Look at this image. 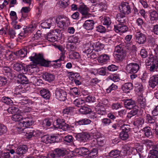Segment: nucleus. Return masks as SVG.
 <instances>
[{
  "label": "nucleus",
  "mask_w": 158,
  "mask_h": 158,
  "mask_svg": "<svg viewBox=\"0 0 158 158\" xmlns=\"http://www.w3.org/2000/svg\"><path fill=\"white\" fill-rule=\"evenodd\" d=\"M85 103V101L81 98L76 99L73 102V104L76 106L79 107L80 105H83Z\"/></svg>",
  "instance_id": "obj_53"
},
{
  "label": "nucleus",
  "mask_w": 158,
  "mask_h": 158,
  "mask_svg": "<svg viewBox=\"0 0 158 158\" xmlns=\"http://www.w3.org/2000/svg\"><path fill=\"white\" fill-rule=\"evenodd\" d=\"M43 77L46 81L49 82L52 81L55 78V77L54 75L47 73H44L43 75Z\"/></svg>",
  "instance_id": "obj_22"
},
{
  "label": "nucleus",
  "mask_w": 158,
  "mask_h": 158,
  "mask_svg": "<svg viewBox=\"0 0 158 158\" xmlns=\"http://www.w3.org/2000/svg\"><path fill=\"white\" fill-rule=\"evenodd\" d=\"M55 94L56 98L61 101H64L66 99V92L63 89H57Z\"/></svg>",
  "instance_id": "obj_8"
},
{
  "label": "nucleus",
  "mask_w": 158,
  "mask_h": 158,
  "mask_svg": "<svg viewBox=\"0 0 158 158\" xmlns=\"http://www.w3.org/2000/svg\"><path fill=\"white\" fill-rule=\"evenodd\" d=\"M94 50L96 52L100 51L103 49L104 47V44L99 42L95 43L93 45Z\"/></svg>",
  "instance_id": "obj_35"
},
{
  "label": "nucleus",
  "mask_w": 158,
  "mask_h": 158,
  "mask_svg": "<svg viewBox=\"0 0 158 158\" xmlns=\"http://www.w3.org/2000/svg\"><path fill=\"white\" fill-rule=\"evenodd\" d=\"M7 131V128L4 125L0 124V136L6 133Z\"/></svg>",
  "instance_id": "obj_60"
},
{
  "label": "nucleus",
  "mask_w": 158,
  "mask_h": 158,
  "mask_svg": "<svg viewBox=\"0 0 158 158\" xmlns=\"http://www.w3.org/2000/svg\"><path fill=\"white\" fill-rule=\"evenodd\" d=\"M143 131L144 132V134L147 137H151L152 136V133L149 127H145L143 128Z\"/></svg>",
  "instance_id": "obj_39"
},
{
  "label": "nucleus",
  "mask_w": 158,
  "mask_h": 158,
  "mask_svg": "<svg viewBox=\"0 0 158 158\" xmlns=\"http://www.w3.org/2000/svg\"><path fill=\"white\" fill-rule=\"evenodd\" d=\"M27 48H24L20 49L19 51V53L21 57H24L27 54Z\"/></svg>",
  "instance_id": "obj_51"
},
{
  "label": "nucleus",
  "mask_w": 158,
  "mask_h": 158,
  "mask_svg": "<svg viewBox=\"0 0 158 158\" xmlns=\"http://www.w3.org/2000/svg\"><path fill=\"white\" fill-rule=\"evenodd\" d=\"M135 37L136 41L139 44H144L146 40L145 35L140 31H138L136 33Z\"/></svg>",
  "instance_id": "obj_12"
},
{
  "label": "nucleus",
  "mask_w": 158,
  "mask_h": 158,
  "mask_svg": "<svg viewBox=\"0 0 158 158\" xmlns=\"http://www.w3.org/2000/svg\"><path fill=\"white\" fill-rule=\"evenodd\" d=\"M30 66H31L32 65L28 66L24 64L16 63L14 64L13 68L14 70L18 71H22V73H24L28 70V67Z\"/></svg>",
  "instance_id": "obj_9"
},
{
  "label": "nucleus",
  "mask_w": 158,
  "mask_h": 158,
  "mask_svg": "<svg viewBox=\"0 0 158 158\" xmlns=\"http://www.w3.org/2000/svg\"><path fill=\"white\" fill-rule=\"evenodd\" d=\"M122 129V132L128 133L130 131V128L129 126L128 125H125L124 124L121 126Z\"/></svg>",
  "instance_id": "obj_58"
},
{
  "label": "nucleus",
  "mask_w": 158,
  "mask_h": 158,
  "mask_svg": "<svg viewBox=\"0 0 158 158\" xmlns=\"http://www.w3.org/2000/svg\"><path fill=\"white\" fill-rule=\"evenodd\" d=\"M150 155L149 158H158V151L154 150H150Z\"/></svg>",
  "instance_id": "obj_50"
},
{
  "label": "nucleus",
  "mask_w": 158,
  "mask_h": 158,
  "mask_svg": "<svg viewBox=\"0 0 158 158\" xmlns=\"http://www.w3.org/2000/svg\"><path fill=\"white\" fill-rule=\"evenodd\" d=\"M90 137L89 134L86 132H84L78 134L76 136V139L80 142L84 143L88 140Z\"/></svg>",
  "instance_id": "obj_13"
},
{
  "label": "nucleus",
  "mask_w": 158,
  "mask_h": 158,
  "mask_svg": "<svg viewBox=\"0 0 158 158\" xmlns=\"http://www.w3.org/2000/svg\"><path fill=\"white\" fill-rule=\"evenodd\" d=\"M20 111L18 112L17 113L13 115L12 117V119L15 122H19L21 120L23 121V118H24L25 117L23 118L22 117V116L20 114Z\"/></svg>",
  "instance_id": "obj_31"
},
{
  "label": "nucleus",
  "mask_w": 158,
  "mask_h": 158,
  "mask_svg": "<svg viewBox=\"0 0 158 158\" xmlns=\"http://www.w3.org/2000/svg\"><path fill=\"white\" fill-rule=\"evenodd\" d=\"M78 153L81 156L85 157V156H88L89 151L86 148L82 147L79 148Z\"/></svg>",
  "instance_id": "obj_24"
},
{
  "label": "nucleus",
  "mask_w": 158,
  "mask_h": 158,
  "mask_svg": "<svg viewBox=\"0 0 158 158\" xmlns=\"http://www.w3.org/2000/svg\"><path fill=\"white\" fill-rule=\"evenodd\" d=\"M115 52L117 53L115 55L116 59L118 60L122 61L126 56V53L123 46L120 44L115 47Z\"/></svg>",
  "instance_id": "obj_5"
},
{
  "label": "nucleus",
  "mask_w": 158,
  "mask_h": 158,
  "mask_svg": "<svg viewBox=\"0 0 158 158\" xmlns=\"http://www.w3.org/2000/svg\"><path fill=\"white\" fill-rule=\"evenodd\" d=\"M58 48L61 52V54L60 58L54 61V62L56 63H57L58 61L63 60L64 58V55L65 53V52L64 48L62 46H59L58 47Z\"/></svg>",
  "instance_id": "obj_27"
},
{
  "label": "nucleus",
  "mask_w": 158,
  "mask_h": 158,
  "mask_svg": "<svg viewBox=\"0 0 158 158\" xmlns=\"http://www.w3.org/2000/svg\"><path fill=\"white\" fill-rule=\"evenodd\" d=\"M102 122L104 126H108L112 122L110 119L109 118H104L102 120Z\"/></svg>",
  "instance_id": "obj_59"
},
{
  "label": "nucleus",
  "mask_w": 158,
  "mask_h": 158,
  "mask_svg": "<svg viewBox=\"0 0 158 158\" xmlns=\"http://www.w3.org/2000/svg\"><path fill=\"white\" fill-rule=\"evenodd\" d=\"M52 24V21L50 19H48L45 21L41 24V26L43 28H49Z\"/></svg>",
  "instance_id": "obj_38"
},
{
  "label": "nucleus",
  "mask_w": 158,
  "mask_h": 158,
  "mask_svg": "<svg viewBox=\"0 0 158 158\" xmlns=\"http://www.w3.org/2000/svg\"><path fill=\"white\" fill-rule=\"evenodd\" d=\"M148 83L150 87L154 88L158 83V73L152 76L150 78Z\"/></svg>",
  "instance_id": "obj_15"
},
{
  "label": "nucleus",
  "mask_w": 158,
  "mask_h": 158,
  "mask_svg": "<svg viewBox=\"0 0 158 158\" xmlns=\"http://www.w3.org/2000/svg\"><path fill=\"white\" fill-rule=\"evenodd\" d=\"M118 88V86L112 83L106 90L107 93H109L111 92V91L113 90H115Z\"/></svg>",
  "instance_id": "obj_55"
},
{
  "label": "nucleus",
  "mask_w": 158,
  "mask_h": 158,
  "mask_svg": "<svg viewBox=\"0 0 158 158\" xmlns=\"http://www.w3.org/2000/svg\"><path fill=\"white\" fill-rule=\"evenodd\" d=\"M120 152L117 149L113 150L111 151L109 153L110 157L113 158H116L119 156Z\"/></svg>",
  "instance_id": "obj_34"
},
{
  "label": "nucleus",
  "mask_w": 158,
  "mask_h": 158,
  "mask_svg": "<svg viewBox=\"0 0 158 158\" xmlns=\"http://www.w3.org/2000/svg\"><path fill=\"white\" fill-rule=\"evenodd\" d=\"M114 30L117 33L119 32L124 33L127 31L128 27L123 23H120L117 25H114Z\"/></svg>",
  "instance_id": "obj_14"
},
{
  "label": "nucleus",
  "mask_w": 158,
  "mask_h": 158,
  "mask_svg": "<svg viewBox=\"0 0 158 158\" xmlns=\"http://www.w3.org/2000/svg\"><path fill=\"white\" fill-rule=\"evenodd\" d=\"M7 111L9 113L14 114L19 111V109L14 106L9 107L7 110Z\"/></svg>",
  "instance_id": "obj_44"
},
{
  "label": "nucleus",
  "mask_w": 158,
  "mask_h": 158,
  "mask_svg": "<svg viewBox=\"0 0 158 158\" xmlns=\"http://www.w3.org/2000/svg\"><path fill=\"white\" fill-rule=\"evenodd\" d=\"M133 88V85L131 83H127L122 85V89L125 93H128L130 92Z\"/></svg>",
  "instance_id": "obj_19"
},
{
  "label": "nucleus",
  "mask_w": 158,
  "mask_h": 158,
  "mask_svg": "<svg viewBox=\"0 0 158 158\" xmlns=\"http://www.w3.org/2000/svg\"><path fill=\"white\" fill-rule=\"evenodd\" d=\"M40 93L42 97L44 98L47 99L50 98V92L48 89H43L40 91Z\"/></svg>",
  "instance_id": "obj_23"
},
{
  "label": "nucleus",
  "mask_w": 158,
  "mask_h": 158,
  "mask_svg": "<svg viewBox=\"0 0 158 158\" xmlns=\"http://www.w3.org/2000/svg\"><path fill=\"white\" fill-rule=\"evenodd\" d=\"M124 104L125 107L128 109H131L136 106L135 102L131 99L126 100L124 102Z\"/></svg>",
  "instance_id": "obj_18"
},
{
  "label": "nucleus",
  "mask_w": 158,
  "mask_h": 158,
  "mask_svg": "<svg viewBox=\"0 0 158 158\" xmlns=\"http://www.w3.org/2000/svg\"><path fill=\"white\" fill-rule=\"evenodd\" d=\"M135 87L136 88V90L139 92L142 93L143 91V87L141 84H135Z\"/></svg>",
  "instance_id": "obj_56"
},
{
  "label": "nucleus",
  "mask_w": 158,
  "mask_h": 158,
  "mask_svg": "<svg viewBox=\"0 0 158 158\" xmlns=\"http://www.w3.org/2000/svg\"><path fill=\"white\" fill-rule=\"evenodd\" d=\"M95 97L92 95H89L85 98V101L86 102L91 103L95 101Z\"/></svg>",
  "instance_id": "obj_62"
},
{
  "label": "nucleus",
  "mask_w": 158,
  "mask_h": 158,
  "mask_svg": "<svg viewBox=\"0 0 158 158\" xmlns=\"http://www.w3.org/2000/svg\"><path fill=\"white\" fill-rule=\"evenodd\" d=\"M2 101L8 105H12L13 103L12 101L8 97H3L2 99Z\"/></svg>",
  "instance_id": "obj_49"
},
{
  "label": "nucleus",
  "mask_w": 158,
  "mask_h": 158,
  "mask_svg": "<svg viewBox=\"0 0 158 158\" xmlns=\"http://www.w3.org/2000/svg\"><path fill=\"white\" fill-rule=\"evenodd\" d=\"M94 24V21L93 20H87L85 22L83 27L87 30H91L93 29Z\"/></svg>",
  "instance_id": "obj_17"
},
{
  "label": "nucleus",
  "mask_w": 158,
  "mask_h": 158,
  "mask_svg": "<svg viewBox=\"0 0 158 158\" xmlns=\"http://www.w3.org/2000/svg\"><path fill=\"white\" fill-rule=\"evenodd\" d=\"M138 104L140 107V108L144 109L146 106L145 100L143 96V95L139 96L138 98Z\"/></svg>",
  "instance_id": "obj_25"
},
{
  "label": "nucleus",
  "mask_w": 158,
  "mask_h": 158,
  "mask_svg": "<svg viewBox=\"0 0 158 158\" xmlns=\"http://www.w3.org/2000/svg\"><path fill=\"white\" fill-rule=\"evenodd\" d=\"M102 22L104 25L109 26L110 25L111 21L109 17H104L103 18H102Z\"/></svg>",
  "instance_id": "obj_46"
},
{
  "label": "nucleus",
  "mask_w": 158,
  "mask_h": 158,
  "mask_svg": "<svg viewBox=\"0 0 158 158\" xmlns=\"http://www.w3.org/2000/svg\"><path fill=\"white\" fill-rule=\"evenodd\" d=\"M119 136L121 139L125 140L128 138L129 135L128 133L121 131L119 134Z\"/></svg>",
  "instance_id": "obj_57"
},
{
  "label": "nucleus",
  "mask_w": 158,
  "mask_h": 158,
  "mask_svg": "<svg viewBox=\"0 0 158 158\" xmlns=\"http://www.w3.org/2000/svg\"><path fill=\"white\" fill-rule=\"evenodd\" d=\"M78 10L82 15V19H83L89 17L91 16V14L88 12L89 10V8L83 4L79 6Z\"/></svg>",
  "instance_id": "obj_6"
},
{
  "label": "nucleus",
  "mask_w": 158,
  "mask_h": 158,
  "mask_svg": "<svg viewBox=\"0 0 158 158\" xmlns=\"http://www.w3.org/2000/svg\"><path fill=\"white\" fill-rule=\"evenodd\" d=\"M63 124H64V122L62 121V120L58 119L56 120L55 122H54L53 126L55 128L61 129Z\"/></svg>",
  "instance_id": "obj_30"
},
{
  "label": "nucleus",
  "mask_w": 158,
  "mask_h": 158,
  "mask_svg": "<svg viewBox=\"0 0 158 158\" xmlns=\"http://www.w3.org/2000/svg\"><path fill=\"white\" fill-rule=\"evenodd\" d=\"M56 22L58 27L63 29H64L69 25L70 22L69 19L64 16L60 15L56 19Z\"/></svg>",
  "instance_id": "obj_4"
},
{
  "label": "nucleus",
  "mask_w": 158,
  "mask_h": 158,
  "mask_svg": "<svg viewBox=\"0 0 158 158\" xmlns=\"http://www.w3.org/2000/svg\"><path fill=\"white\" fill-rule=\"evenodd\" d=\"M98 150L97 148H93L92 150L89 151V153L88 157L90 158L96 157L98 156Z\"/></svg>",
  "instance_id": "obj_41"
},
{
  "label": "nucleus",
  "mask_w": 158,
  "mask_h": 158,
  "mask_svg": "<svg viewBox=\"0 0 158 158\" xmlns=\"http://www.w3.org/2000/svg\"><path fill=\"white\" fill-rule=\"evenodd\" d=\"M94 50V48L93 45L91 46L90 45L87 48V49L83 51L84 52H85L87 54V56L88 58H92L93 57L92 56V55L90 54L93 52V51Z\"/></svg>",
  "instance_id": "obj_36"
},
{
  "label": "nucleus",
  "mask_w": 158,
  "mask_h": 158,
  "mask_svg": "<svg viewBox=\"0 0 158 158\" xmlns=\"http://www.w3.org/2000/svg\"><path fill=\"white\" fill-rule=\"evenodd\" d=\"M144 122V119L141 118H137L134 123V125L138 127H141Z\"/></svg>",
  "instance_id": "obj_32"
},
{
  "label": "nucleus",
  "mask_w": 158,
  "mask_h": 158,
  "mask_svg": "<svg viewBox=\"0 0 158 158\" xmlns=\"http://www.w3.org/2000/svg\"><path fill=\"white\" fill-rule=\"evenodd\" d=\"M150 19L151 21L157 20L158 19V13L155 11L153 10L149 13Z\"/></svg>",
  "instance_id": "obj_40"
},
{
  "label": "nucleus",
  "mask_w": 158,
  "mask_h": 158,
  "mask_svg": "<svg viewBox=\"0 0 158 158\" xmlns=\"http://www.w3.org/2000/svg\"><path fill=\"white\" fill-rule=\"evenodd\" d=\"M108 79L111 80L115 82L118 81L120 79L119 76L117 74H114L110 75L108 77Z\"/></svg>",
  "instance_id": "obj_54"
},
{
  "label": "nucleus",
  "mask_w": 158,
  "mask_h": 158,
  "mask_svg": "<svg viewBox=\"0 0 158 158\" xmlns=\"http://www.w3.org/2000/svg\"><path fill=\"white\" fill-rule=\"evenodd\" d=\"M7 81V78L5 77L0 76V87L6 85Z\"/></svg>",
  "instance_id": "obj_63"
},
{
  "label": "nucleus",
  "mask_w": 158,
  "mask_h": 158,
  "mask_svg": "<svg viewBox=\"0 0 158 158\" xmlns=\"http://www.w3.org/2000/svg\"><path fill=\"white\" fill-rule=\"evenodd\" d=\"M2 70L5 73L4 75L7 76L10 78L12 77L11 70L9 67L7 66H4Z\"/></svg>",
  "instance_id": "obj_28"
},
{
  "label": "nucleus",
  "mask_w": 158,
  "mask_h": 158,
  "mask_svg": "<svg viewBox=\"0 0 158 158\" xmlns=\"http://www.w3.org/2000/svg\"><path fill=\"white\" fill-rule=\"evenodd\" d=\"M125 15L119 13L116 15V19L118 21L121 23H124L126 21L127 18Z\"/></svg>",
  "instance_id": "obj_21"
},
{
  "label": "nucleus",
  "mask_w": 158,
  "mask_h": 158,
  "mask_svg": "<svg viewBox=\"0 0 158 158\" xmlns=\"http://www.w3.org/2000/svg\"><path fill=\"white\" fill-rule=\"evenodd\" d=\"M79 111L82 114H86L90 112L91 111V110L87 107L83 106H81V108L79 110Z\"/></svg>",
  "instance_id": "obj_42"
},
{
  "label": "nucleus",
  "mask_w": 158,
  "mask_h": 158,
  "mask_svg": "<svg viewBox=\"0 0 158 158\" xmlns=\"http://www.w3.org/2000/svg\"><path fill=\"white\" fill-rule=\"evenodd\" d=\"M145 64L150 72L156 71L158 67V58L152 55H150L146 60Z\"/></svg>",
  "instance_id": "obj_2"
},
{
  "label": "nucleus",
  "mask_w": 158,
  "mask_h": 158,
  "mask_svg": "<svg viewBox=\"0 0 158 158\" xmlns=\"http://www.w3.org/2000/svg\"><path fill=\"white\" fill-rule=\"evenodd\" d=\"M32 117L27 116L26 118H23V121L17 123L14 129L16 134L22 132L25 128H27L34 123Z\"/></svg>",
  "instance_id": "obj_1"
},
{
  "label": "nucleus",
  "mask_w": 158,
  "mask_h": 158,
  "mask_svg": "<svg viewBox=\"0 0 158 158\" xmlns=\"http://www.w3.org/2000/svg\"><path fill=\"white\" fill-rule=\"evenodd\" d=\"M54 152L57 157L63 156L67 153V151L64 148H56L54 150Z\"/></svg>",
  "instance_id": "obj_20"
},
{
  "label": "nucleus",
  "mask_w": 158,
  "mask_h": 158,
  "mask_svg": "<svg viewBox=\"0 0 158 158\" xmlns=\"http://www.w3.org/2000/svg\"><path fill=\"white\" fill-rule=\"evenodd\" d=\"M29 59L34 64H40L41 66L45 67L49 66V61L45 60L44 58L43 55L40 54H35L34 56L30 57Z\"/></svg>",
  "instance_id": "obj_3"
},
{
  "label": "nucleus",
  "mask_w": 158,
  "mask_h": 158,
  "mask_svg": "<svg viewBox=\"0 0 158 158\" xmlns=\"http://www.w3.org/2000/svg\"><path fill=\"white\" fill-rule=\"evenodd\" d=\"M139 68V65L138 64L131 63L127 65L126 69L130 73H135L138 71Z\"/></svg>",
  "instance_id": "obj_7"
},
{
  "label": "nucleus",
  "mask_w": 158,
  "mask_h": 158,
  "mask_svg": "<svg viewBox=\"0 0 158 158\" xmlns=\"http://www.w3.org/2000/svg\"><path fill=\"white\" fill-rule=\"evenodd\" d=\"M79 41V38L76 36H72L70 37L69 38V42L70 43L76 44Z\"/></svg>",
  "instance_id": "obj_47"
},
{
  "label": "nucleus",
  "mask_w": 158,
  "mask_h": 158,
  "mask_svg": "<svg viewBox=\"0 0 158 158\" xmlns=\"http://www.w3.org/2000/svg\"><path fill=\"white\" fill-rule=\"evenodd\" d=\"M31 10L29 6L22 7L21 10L22 17L24 19L26 18L28 16L27 13L30 11Z\"/></svg>",
  "instance_id": "obj_26"
},
{
  "label": "nucleus",
  "mask_w": 158,
  "mask_h": 158,
  "mask_svg": "<svg viewBox=\"0 0 158 158\" xmlns=\"http://www.w3.org/2000/svg\"><path fill=\"white\" fill-rule=\"evenodd\" d=\"M146 122L148 123L153 124L155 122V119L149 114H147L146 116Z\"/></svg>",
  "instance_id": "obj_52"
},
{
  "label": "nucleus",
  "mask_w": 158,
  "mask_h": 158,
  "mask_svg": "<svg viewBox=\"0 0 158 158\" xmlns=\"http://www.w3.org/2000/svg\"><path fill=\"white\" fill-rule=\"evenodd\" d=\"M69 0H60L59 2L60 7L62 8H65L69 5Z\"/></svg>",
  "instance_id": "obj_45"
},
{
  "label": "nucleus",
  "mask_w": 158,
  "mask_h": 158,
  "mask_svg": "<svg viewBox=\"0 0 158 158\" xmlns=\"http://www.w3.org/2000/svg\"><path fill=\"white\" fill-rule=\"evenodd\" d=\"M35 134V132L34 130H28L26 132V136L28 138H31L32 136H34Z\"/></svg>",
  "instance_id": "obj_64"
},
{
  "label": "nucleus",
  "mask_w": 158,
  "mask_h": 158,
  "mask_svg": "<svg viewBox=\"0 0 158 158\" xmlns=\"http://www.w3.org/2000/svg\"><path fill=\"white\" fill-rule=\"evenodd\" d=\"M28 150V148L26 145L20 146L17 148L16 149V153L21 156L25 154Z\"/></svg>",
  "instance_id": "obj_16"
},
{
  "label": "nucleus",
  "mask_w": 158,
  "mask_h": 158,
  "mask_svg": "<svg viewBox=\"0 0 158 158\" xmlns=\"http://www.w3.org/2000/svg\"><path fill=\"white\" fill-rule=\"evenodd\" d=\"M73 138L72 135H68L65 136L64 138V140L68 143H72Z\"/></svg>",
  "instance_id": "obj_61"
},
{
  "label": "nucleus",
  "mask_w": 158,
  "mask_h": 158,
  "mask_svg": "<svg viewBox=\"0 0 158 158\" xmlns=\"http://www.w3.org/2000/svg\"><path fill=\"white\" fill-rule=\"evenodd\" d=\"M120 12L125 15H128L131 13L130 6L127 2H123L119 6Z\"/></svg>",
  "instance_id": "obj_11"
},
{
  "label": "nucleus",
  "mask_w": 158,
  "mask_h": 158,
  "mask_svg": "<svg viewBox=\"0 0 158 158\" xmlns=\"http://www.w3.org/2000/svg\"><path fill=\"white\" fill-rule=\"evenodd\" d=\"M74 109V107L70 106L66 107L62 110V113L63 114H68L69 113L73 112Z\"/></svg>",
  "instance_id": "obj_48"
},
{
  "label": "nucleus",
  "mask_w": 158,
  "mask_h": 158,
  "mask_svg": "<svg viewBox=\"0 0 158 158\" xmlns=\"http://www.w3.org/2000/svg\"><path fill=\"white\" fill-rule=\"evenodd\" d=\"M96 113L101 115L106 114L105 108L102 106H98L96 108Z\"/></svg>",
  "instance_id": "obj_37"
},
{
  "label": "nucleus",
  "mask_w": 158,
  "mask_h": 158,
  "mask_svg": "<svg viewBox=\"0 0 158 158\" xmlns=\"http://www.w3.org/2000/svg\"><path fill=\"white\" fill-rule=\"evenodd\" d=\"M60 32V31L59 30H55L52 32L48 33L46 36L45 38L50 42H54L56 40V38L58 36L56 33H58L59 32Z\"/></svg>",
  "instance_id": "obj_10"
},
{
  "label": "nucleus",
  "mask_w": 158,
  "mask_h": 158,
  "mask_svg": "<svg viewBox=\"0 0 158 158\" xmlns=\"http://www.w3.org/2000/svg\"><path fill=\"white\" fill-rule=\"evenodd\" d=\"M18 81L21 84H26L28 83V79L24 75L19 74L18 77Z\"/></svg>",
  "instance_id": "obj_33"
},
{
  "label": "nucleus",
  "mask_w": 158,
  "mask_h": 158,
  "mask_svg": "<svg viewBox=\"0 0 158 158\" xmlns=\"http://www.w3.org/2000/svg\"><path fill=\"white\" fill-rule=\"evenodd\" d=\"M52 123V119H46L43 121L42 124V126L44 128H47L50 126Z\"/></svg>",
  "instance_id": "obj_43"
},
{
  "label": "nucleus",
  "mask_w": 158,
  "mask_h": 158,
  "mask_svg": "<svg viewBox=\"0 0 158 158\" xmlns=\"http://www.w3.org/2000/svg\"><path fill=\"white\" fill-rule=\"evenodd\" d=\"M110 60V56L107 54H103L100 55L98 58V62L100 63L106 62Z\"/></svg>",
  "instance_id": "obj_29"
}]
</instances>
